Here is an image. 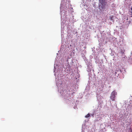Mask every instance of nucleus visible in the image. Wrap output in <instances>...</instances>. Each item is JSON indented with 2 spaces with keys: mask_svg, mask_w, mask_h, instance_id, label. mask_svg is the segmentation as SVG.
<instances>
[{
  "mask_svg": "<svg viewBox=\"0 0 132 132\" xmlns=\"http://www.w3.org/2000/svg\"><path fill=\"white\" fill-rule=\"evenodd\" d=\"M117 94V92L115 90H114L111 93L110 98L112 101L115 100V98L116 97V95Z\"/></svg>",
  "mask_w": 132,
  "mask_h": 132,
  "instance_id": "nucleus-2",
  "label": "nucleus"
},
{
  "mask_svg": "<svg viewBox=\"0 0 132 132\" xmlns=\"http://www.w3.org/2000/svg\"><path fill=\"white\" fill-rule=\"evenodd\" d=\"M106 0H99V9L101 8L102 9H104L107 4Z\"/></svg>",
  "mask_w": 132,
  "mask_h": 132,
  "instance_id": "nucleus-1",
  "label": "nucleus"
},
{
  "mask_svg": "<svg viewBox=\"0 0 132 132\" xmlns=\"http://www.w3.org/2000/svg\"><path fill=\"white\" fill-rule=\"evenodd\" d=\"M131 15H132V6L131 7Z\"/></svg>",
  "mask_w": 132,
  "mask_h": 132,
  "instance_id": "nucleus-4",
  "label": "nucleus"
},
{
  "mask_svg": "<svg viewBox=\"0 0 132 132\" xmlns=\"http://www.w3.org/2000/svg\"><path fill=\"white\" fill-rule=\"evenodd\" d=\"M90 116V114H88L87 115L85 116V117L86 118H88Z\"/></svg>",
  "mask_w": 132,
  "mask_h": 132,
  "instance_id": "nucleus-3",
  "label": "nucleus"
},
{
  "mask_svg": "<svg viewBox=\"0 0 132 132\" xmlns=\"http://www.w3.org/2000/svg\"><path fill=\"white\" fill-rule=\"evenodd\" d=\"M111 20H112V18H111Z\"/></svg>",
  "mask_w": 132,
  "mask_h": 132,
  "instance_id": "nucleus-5",
  "label": "nucleus"
},
{
  "mask_svg": "<svg viewBox=\"0 0 132 132\" xmlns=\"http://www.w3.org/2000/svg\"><path fill=\"white\" fill-rule=\"evenodd\" d=\"M131 54L132 55V53H131Z\"/></svg>",
  "mask_w": 132,
  "mask_h": 132,
  "instance_id": "nucleus-6",
  "label": "nucleus"
}]
</instances>
